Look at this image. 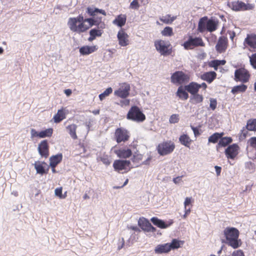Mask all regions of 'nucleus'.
<instances>
[{"mask_svg":"<svg viewBox=\"0 0 256 256\" xmlns=\"http://www.w3.org/2000/svg\"><path fill=\"white\" fill-rule=\"evenodd\" d=\"M86 20L87 18H84L82 15H79L77 17L69 18L68 25L71 31L80 34L86 32L90 28Z\"/></svg>","mask_w":256,"mask_h":256,"instance_id":"f257e3e1","label":"nucleus"},{"mask_svg":"<svg viewBox=\"0 0 256 256\" xmlns=\"http://www.w3.org/2000/svg\"><path fill=\"white\" fill-rule=\"evenodd\" d=\"M86 12L92 18H87L86 21L90 25V28L93 26H96L100 29H104L106 24L104 22L102 21V17L98 16V13H100L106 16V12L104 10L98 9L95 8L88 7L86 8Z\"/></svg>","mask_w":256,"mask_h":256,"instance_id":"f03ea898","label":"nucleus"},{"mask_svg":"<svg viewBox=\"0 0 256 256\" xmlns=\"http://www.w3.org/2000/svg\"><path fill=\"white\" fill-rule=\"evenodd\" d=\"M224 234L227 241V244L233 248H237L240 246V240H238L240 232L238 230L232 227H227L224 230Z\"/></svg>","mask_w":256,"mask_h":256,"instance_id":"7ed1b4c3","label":"nucleus"},{"mask_svg":"<svg viewBox=\"0 0 256 256\" xmlns=\"http://www.w3.org/2000/svg\"><path fill=\"white\" fill-rule=\"evenodd\" d=\"M127 119L137 122H142L145 120L146 118L144 114L140 109L136 106H132L128 110L127 115Z\"/></svg>","mask_w":256,"mask_h":256,"instance_id":"20e7f679","label":"nucleus"},{"mask_svg":"<svg viewBox=\"0 0 256 256\" xmlns=\"http://www.w3.org/2000/svg\"><path fill=\"white\" fill-rule=\"evenodd\" d=\"M156 49L163 56H169L172 53V47L169 42L162 40H156L154 42Z\"/></svg>","mask_w":256,"mask_h":256,"instance_id":"39448f33","label":"nucleus"},{"mask_svg":"<svg viewBox=\"0 0 256 256\" xmlns=\"http://www.w3.org/2000/svg\"><path fill=\"white\" fill-rule=\"evenodd\" d=\"M170 80L172 84L182 86L190 81V74L182 71H176L172 74Z\"/></svg>","mask_w":256,"mask_h":256,"instance_id":"423d86ee","label":"nucleus"},{"mask_svg":"<svg viewBox=\"0 0 256 256\" xmlns=\"http://www.w3.org/2000/svg\"><path fill=\"white\" fill-rule=\"evenodd\" d=\"M228 6L230 8L236 12L252 10L254 7V4H246L239 0L228 2Z\"/></svg>","mask_w":256,"mask_h":256,"instance_id":"0eeeda50","label":"nucleus"},{"mask_svg":"<svg viewBox=\"0 0 256 256\" xmlns=\"http://www.w3.org/2000/svg\"><path fill=\"white\" fill-rule=\"evenodd\" d=\"M205 44L200 37H193L192 35L188 36V39L185 41L182 46L186 50H192L196 47L204 46Z\"/></svg>","mask_w":256,"mask_h":256,"instance_id":"6e6552de","label":"nucleus"},{"mask_svg":"<svg viewBox=\"0 0 256 256\" xmlns=\"http://www.w3.org/2000/svg\"><path fill=\"white\" fill-rule=\"evenodd\" d=\"M175 144L171 140L163 142L158 144L156 150L160 156H166L171 154L175 148Z\"/></svg>","mask_w":256,"mask_h":256,"instance_id":"1a4fd4ad","label":"nucleus"},{"mask_svg":"<svg viewBox=\"0 0 256 256\" xmlns=\"http://www.w3.org/2000/svg\"><path fill=\"white\" fill-rule=\"evenodd\" d=\"M130 162L128 160H116L113 163L114 170L120 174L126 173L131 169Z\"/></svg>","mask_w":256,"mask_h":256,"instance_id":"9d476101","label":"nucleus"},{"mask_svg":"<svg viewBox=\"0 0 256 256\" xmlns=\"http://www.w3.org/2000/svg\"><path fill=\"white\" fill-rule=\"evenodd\" d=\"M130 132L126 128L120 127L117 128L114 133L115 140L118 143L125 142L128 141L130 138Z\"/></svg>","mask_w":256,"mask_h":256,"instance_id":"9b49d317","label":"nucleus"},{"mask_svg":"<svg viewBox=\"0 0 256 256\" xmlns=\"http://www.w3.org/2000/svg\"><path fill=\"white\" fill-rule=\"evenodd\" d=\"M244 48L248 50L251 52H256V34L250 33L246 34L244 42Z\"/></svg>","mask_w":256,"mask_h":256,"instance_id":"f8f14e48","label":"nucleus"},{"mask_svg":"<svg viewBox=\"0 0 256 256\" xmlns=\"http://www.w3.org/2000/svg\"><path fill=\"white\" fill-rule=\"evenodd\" d=\"M250 78L249 72L244 68H239L235 70L234 80L243 83L247 82Z\"/></svg>","mask_w":256,"mask_h":256,"instance_id":"ddd939ff","label":"nucleus"},{"mask_svg":"<svg viewBox=\"0 0 256 256\" xmlns=\"http://www.w3.org/2000/svg\"><path fill=\"white\" fill-rule=\"evenodd\" d=\"M130 85L127 83H122L120 85V88L114 90V94L118 98H126L130 95Z\"/></svg>","mask_w":256,"mask_h":256,"instance_id":"4468645a","label":"nucleus"},{"mask_svg":"<svg viewBox=\"0 0 256 256\" xmlns=\"http://www.w3.org/2000/svg\"><path fill=\"white\" fill-rule=\"evenodd\" d=\"M228 45V38L224 36H221L219 38L218 42L216 46V49L218 52L222 53L226 52Z\"/></svg>","mask_w":256,"mask_h":256,"instance_id":"2eb2a0df","label":"nucleus"},{"mask_svg":"<svg viewBox=\"0 0 256 256\" xmlns=\"http://www.w3.org/2000/svg\"><path fill=\"white\" fill-rule=\"evenodd\" d=\"M117 38L118 44L121 46H126L129 44V36L124 30L121 28L118 32Z\"/></svg>","mask_w":256,"mask_h":256,"instance_id":"dca6fc26","label":"nucleus"},{"mask_svg":"<svg viewBox=\"0 0 256 256\" xmlns=\"http://www.w3.org/2000/svg\"><path fill=\"white\" fill-rule=\"evenodd\" d=\"M239 146L236 144L229 146L225 150V154L228 159L234 160L238 154Z\"/></svg>","mask_w":256,"mask_h":256,"instance_id":"f3484780","label":"nucleus"},{"mask_svg":"<svg viewBox=\"0 0 256 256\" xmlns=\"http://www.w3.org/2000/svg\"><path fill=\"white\" fill-rule=\"evenodd\" d=\"M38 151L42 157L48 158L49 156V146L47 140H43L39 144Z\"/></svg>","mask_w":256,"mask_h":256,"instance_id":"a211bd4d","label":"nucleus"},{"mask_svg":"<svg viewBox=\"0 0 256 256\" xmlns=\"http://www.w3.org/2000/svg\"><path fill=\"white\" fill-rule=\"evenodd\" d=\"M154 224L160 228H166L171 226L173 223V220H170L166 222H165L162 220L158 219L156 217H153L150 220Z\"/></svg>","mask_w":256,"mask_h":256,"instance_id":"6ab92c4d","label":"nucleus"},{"mask_svg":"<svg viewBox=\"0 0 256 256\" xmlns=\"http://www.w3.org/2000/svg\"><path fill=\"white\" fill-rule=\"evenodd\" d=\"M34 166L38 174L42 175L48 173L49 168L47 166L46 168H45V166H47V164L45 162H36L34 164Z\"/></svg>","mask_w":256,"mask_h":256,"instance_id":"aec40b11","label":"nucleus"},{"mask_svg":"<svg viewBox=\"0 0 256 256\" xmlns=\"http://www.w3.org/2000/svg\"><path fill=\"white\" fill-rule=\"evenodd\" d=\"M114 152L118 158H128L132 155V150L125 148L116 150Z\"/></svg>","mask_w":256,"mask_h":256,"instance_id":"412c9836","label":"nucleus"},{"mask_svg":"<svg viewBox=\"0 0 256 256\" xmlns=\"http://www.w3.org/2000/svg\"><path fill=\"white\" fill-rule=\"evenodd\" d=\"M216 72L213 71L205 72L200 76V78L210 84L216 78Z\"/></svg>","mask_w":256,"mask_h":256,"instance_id":"4be33fe9","label":"nucleus"},{"mask_svg":"<svg viewBox=\"0 0 256 256\" xmlns=\"http://www.w3.org/2000/svg\"><path fill=\"white\" fill-rule=\"evenodd\" d=\"M184 88L191 94H196L200 90L199 84L196 82H191L184 86Z\"/></svg>","mask_w":256,"mask_h":256,"instance_id":"5701e85b","label":"nucleus"},{"mask_svg":"<svg viewBox=\"0 0 256 256\" xmlns=\"http://www.w3.org/2000/svg\"><path fill=\"white\" fill-rule=\"evenodd\" d=\"M96 46H83L80 49V52L82 55H88L98 50Z\"/></svg>","mask_w":256,"mask_h":256,"instance_id":"b1692460","label":"nucleus"},{"mask_svg":"<svg viewBox=\"0 0 256 256\" xmlns=\"http://www.w3.org/2000/svg\"><path fill=\"white\" fill-rule=\"evenodd\" d=\"M126 21V14H120L118 15L113 20L112 23L118 27L122 28L125 25Z\"/></svg>","mask_w":256,"mask_h":256,"instance_id":"393cba45","label":"nucleus"},{"mask_svg":"<svg viewBox=\"0 0 256 256\" xmlns=\"http://www.w3.org/2000/svg\"><path fill=\"white\" fill-rule=\"evenodd\" d=\"M170 251V246H169V243L162 244H158L156 247L154 249V252L157 254L168 253Z\"/></svg>","mask_w":256,"mask_h":256,"instance_id":"a878e982","label":"nucleus"},{"mask_svg":"<svg viewBox=\"0 0 256 256\" xmlns=\"http://www.w3.org/2000/svg\"><path fill=\"white\" fill-rule=\"evenodd\" d=\"M66 113L65 112L64 109L62 108L58 110L57 113L54 114L53 117V120L55 123H59L63 120L66 118Z\"/></svg>","mask_w":256,"mask_h":256,"instance_id":"bb28decb","label":"nucleus"},{"mask_svg":"<svg viewBox=\"0 0 256 256\" xmlns=\"http://www.w3.org/2000/svg\"><path fill=\"white\" fill-rule=\"evenodd\" d=\"M208 17L206 16L200 18L199 20L198 26V30L200 32H203L206 30Z\"/></svg>","mask_w":256,"mask_h":256,"instance_id":"cd10ccee","label":"nucleus"},{"mask_svg":"<svg viewBox=\"0 0 256 256\" xmlns=\"http://www.w3.org/2000/svg\"><path fill=\"white\" fill-rule=\"evenodd\" d=\"M104 29L92 28L90 31V37L88 38V41L92 42L94 40L96 36H101L103 33Z\"/></svg>","mask_w":256,"mask_h":256,"instance_id":"c85d7f7f","label":"nucleus"},{"mask_svg":"<svg viewBox=\"0 0 256 256\" xmlns=\"http://www.w3.org/2000/svg\"><path fill=\"white\" fill-rule=\"evenodd\" d=\"M62 158V156L61 154L52 156L50 158V167H56L61 162Z\"/></svg>","mask_w":256,"mask_h":256,"instance_id":"c756f323","label":"nucleus"},{"mask_svg":"<svg viewBox=\"0 0 256 256\" xmlns=\"http://www.w3.org/2000/svg\"><path fill=\"white\" fill-rule=\"evenodd\" d=\"M186 90H185L184 86H180L178 88L176 94L180 99L186 100L188 98V94Z\"/></svg>","mask_w":256,"mask_h":256,"instance_id":"7c9ffc66","label":"nucleus"},{"mask_svg":"<svg viewBox=\"0 0 256 256\" xmlns=\"http://www.w3.org/2000/svg\"><path fill=\"white\" fill-rule=\"evenodd\" d=\"M218 24L217 20L208 19L206 30L210 32L215 31L217 29Z\"/></svg>","mask_w":256,"mask_h":256,"instance_id":"2f4dec72","label":"nucleus"},{"mask_svg":"<svg viewBox=\"0 0 256 256\" xmlns=\"http://www.w3.org/2000/svg\"><path fill=\"white\" fill-rule=\"evenodd\" d=\"M179 141L180 144L190 148L192 140L186 134L181 135L179 138Z\"/></svg>","mask_w":256,"mask_h":256,"instance_id":"473e14b6","label":"nucleus"},{"mask_svg":"<svg viewBox=\"0 0 256 256\" xmlns=\"http://www.w3.org/2000/svg\"><path fill=\"white\" fill-rule=\"evenodd\" d=\"M232 141V140L230 137H222L218 142L217 148L225 147L230 144Z\"/></svg>","mask_w":256,"mask_h":256,"instance_id":"72a5a7b5","label":"nucleus"},{"mask_svg":"<svg viewBox=\"0 0 256 256\" xmlns=\"http://www.w3.org/2000/svg\"><path fill=\"white\" fill-rule=\"evenodd\" d=\"M76 128L77 126L75 124H72L66 126V129L68 130L70 136L74 140L78 138L76 134Z\"/></svg>","mask_w":256,"mask_h":256,"instance_id":"f704fd0d","label":"nucleus"},{"mask_svg":"<svg viewBox=\"0 0 256 256\" xmlns=\"http://www.w3.org/2000/svg\"><path fill=\"white\" fill-rule=\"evenodd\" d=\"M53 128H48L45 130H42L39 132V138H44L46 137L50 138L52 136L53 134Z\"/></svg>","mask_w":256,"mask_h":256,"instance_id":"c9c22d12","label":"nucleus"},{"mask_svg":"<svg viewBox=\"0 0 256 256\" xmlns=\"http://www.w3.org/2000/svg\"><path fill=\"white\" fill-rule=\"evenodd\" d=\"M226 63V61L225 60H213L209 62L208 65L216 70L219 66L224 65Z\"/></svg>","mask_w":256,"mask_h":256,"instance_id":"e433bc0d","label":"nucleus"},{"mask_svg":"<svg viewBox=\"0 0 256 256\" xmlns=\"http://www.w3.org/2000/svg\"><path fill=\"white\" fill-rule=\"evenodd\" d=\"M247 89V86L244 84L234 86L231 92L233 94H236L240 92H244Z\"/></svg>","mask_w":256,"mask_h":256,"instance_id":"4c0bfd02","label":"nucleus"},{"mask_svg":"<svg viewBox=\"0 0 256 256\" xmlns=\"http://www.w3.org/2000/svg\"><path fill=\"white\" fill-rule=\"evenodd\" d=\"M224 135V133L216 132L208 138V142L215 144Z\"/></svg>","mask_w":256,"mask_h":256,"instance_id":"58836bf2","label":"nucleus"},{"mask_svg":"<svg viewBox=\"0 0 256 256\" xmlns=\"http://www.w3.org/2000/svg\"><path fill=\"white\" fill-rule=\"evenodd\" d=\"M150 224H151L145 218H140L138 220V225L144 231L147 232V230L149 229Z\"/></svg>","mask_w":256,"mask_h":256,"instance_id":"ea45409f","label":"nucleus"},{"mask_svg":"<svg viewBox=\"0 0 256 256\" xmlns=\"http://www.w3.org/2000/svg\"><path fill=\"white\" fill-rule=\"evenodd\" d=\"M176 18V16H171L170 14L163 16L160 18V20L166 24H172Z\"/></svg>","mask_w":256,"mask_h":256,"instance_id":"a19ab883","label":"nucleus"},{"mask_svg":"<svg viewBox=\"0 0 256 256\" xmlns=\"http://www.w3.org/2000/svg\"><path fill=\"white\" fill-rule=\"evenodd\" d=\"M204 98L201 94H192V96L190 98V102L194 104H197L202 102L203 101Z\"/></svg>","mask_w":256,"mask_h":256,"instance_id":"79ce46f5","label":"nucleus"},{"mask_svg":"<svg viewBox=\"0 0 256 256\" xmlns=\"http://www.w3.org/2000/svg\"><path fill=\"white\" fill-rule=\"evenodd\" d=\"M246 127L248 130L256 131V118L249 120Z\"/></svg>","mask_w":256,"mask_h":256,"instance_id":"37998d69","label":"nucleus"},{"mask_svg":"<svg viewBox=\"0 0 256 256\" xmlns=\"http://www.w3.org/2000/svg\"><path fill=\"white\" fill-rule=\"evenodd\" d=\"M97 160L98 161H101L106 166H109L111 163L110 156L106 154H103L102 156H99Z\"/></svg>","mask_w":256,"mask_h":256,"instance_id":"c03bdc74","label":"nucleus"},{"mask_svg":"<svg viewBox=\"0 0 256 256\" xmlns=\"http://www.w3.org/2000/svg\"><path fill=\"white\" fill-rule=\"evenodd\" d=\"M161 33L163 36H171L174 35L172 28L170 26L164 28Z\"/></svg>","mask_w":256,"mask_h":256,"instance_id":"a18cd8bd","label":"nucleus"},{"mask_svg":"<svg viewBox=\"0 0 256 256\" xmlns=\"http://www.w3.org/2000/svg\"><path fill=\"white\" fill-rule=\"evenodd\" d=\"M180 242H182V244L184 243L183 242L178 240L176 239L172 240V242L170 244H169V246H170V250H171L172 249L179 248L180 246Z\"/></svg>","mask_w":256,"mask_h":256,"instance_id":"49530a36","label":"nucleus"},{"mask_svg":"<svg viewBox=\"0 0 256 256\" xmlns=\"http://www.w3.org/2000/svg\"><path fill=\"white\" fill-rule=\"evenodd\" d=\"M112 92V89L110 87L106 88L102 93L99 95V98L100 100H102L105 98L109 96Z\"/></svg>","mask_w":256,"mask_h":256,"instance_id":"de8ad7c7","label":"nucleus"},{"mask_svg":"<svg viewBox=\"0 0 256 256\" xmlns=\"http://www.w3.org/2000/svg\"><path fill=\"white\" fill-rule=\"evenodd\" d=\"M194 201V200L192 197H186L184 202V209H188V208H191Z\"/></svg>","mask_w":256,"mask_h":256,"instance_id":"09e8293b","label":"nucleus"},{"mask_svg":"<svg viewBox=\"0 0 256 256\" xmlns=\"http://www.w3.org/2000/svg\"><path fill=\"white\" fill-rule=\"evenodd\" d=\"M250 61L252 66L254 69H256V53L252 54L250 57Z\"/></svg>","mask_w":256,"mask_h":256,"instance_id":"8fccbe9b","label":"nucleus"},{"mask_svg":"<svg viewBox=\"0 0 256 256\" xmlns=\"http://www.w3.org/2000/svg\"><path fill=\"white\" fill-rule=\"evenodd\" d=\"M179 120L178 115L176 114H172L170 118L169 122L171 124H175L178 122Z\"/></svg>","mask_w":256,"mask_h":256,"instance_id":"3c124183","label":"nucleus"},{"mask_svg":"<svg viewBox=\"0 0 256 256\" xmlns=\"http://www.w3.org/2000/svg\"><path fill=\"white\" fill-rule=\"evenodd\" d=\"M130 7L132 9L138 10L140 7L138 0H133L130 4Z\"/></svg>","mask_w":256,"mask_h":256,"instance_id":"603ef678","label":"nucleus"},{"mask_svg":"<svg viewBox=\"0 0 256 256\" xmlns=\"http://www.w3.org/2000/svg\"><path fill=\"white\" fill-rule=\"evenodd\" d=\"M216 106H217V102H216V100L214 98H210V108L214 110L216 108Z\"/></svg>","mask_w":256,"mask_h":256,"instance_id":"864d4df0","label":"nucleus"},{"mask_svg":"<svg viewBox=\"0 0 256 256\" xmlns=\"http://www.w3.org/2000/svg\"><path fill=\"white\" fill-rule=\"evenodd\" d=\"M62 188L60 187L55 189L54 194L56 196L61 199L62 196Z\"/></svg>","mask_w":256,"mask_h":256,"instance_id":"5fc2aeb1","label":"nucleus"},{"mask_svg":"<svg viewBox=\"0 0 256 256\" xmlns=\"http://www.w3.org/2000/svg\"><path fill=\"white\" fill-rule=\"evenodd\" d=\"M250 145L256 150V137H252L249 140Z\"/></svg>","mask_w":256,"mask_h":256,"instance_id":"6e6d98bb","label":"nucleus"},{"mask_svg":"<svg viewBox=\"0 0 256 256\" xmlns=\"http://www.w3.org/2000/svg\"><path fill=\"white\" fill-rule=\"evenodd\" d=\"M232 256H244L242 250H238L233 252Z\"/></svg>","mask_w":256,"mask_h":256,"instance_id":"4d7b16f0","label":"nucleus"},{"mask_svg":"<svg viewBox=\"0 0 256 256\" xmlns=\"http://www.w3.org/2000/svg\"><path fill=\"white\" fill-rule=\"evenodd\" d=\"M130 104V100L128 99H126L120 101V105L122 106H127Z\"/></svg>","mask_w":256,"mask_h":256,"instance_id":"13d9d810","label":"nucleus"},{"mask_svg":"<svg viewBox=\"0 0 256 256\" xmlns=\"http://www.w3.org/2000/svg\"><path fill=\"white\" fill-rule=\"evenodd\" d=\"M39 132H36L34 129L31 130V134L32 137H38L39 138Z\"/></svg>","mask_w":256,"mask_h":256,"instance_id":"bf43d9fd","label":"nucleus"},{"mask_svg":"<svg viewBox=\"0 0 256 256\" xmlns=\"http://www.w3.org/2000/svg\"><path fill=\"white\" fill-rule=\"evenodd\" d=\"M191 128H192L194 132V134L196 136H199L200 134V133L199 132V130L197 128H196V127H194L192 126Z\"/></svg>","mask_w":256,"mask_h":256,"instance_id":"052dcab7","label":"nucleus"},{"mask_svg":"<svg viewBox=\"0 0 256 256\" xmlns=\"http://www.w3.org/2000/svg\"><path fill=\"white\" fill-rule=\"evenodd\" d=\"M191 212L190 208H188V209H184V214L183 215L182 218H186L187 216L190 214Z\"/></svg>","mask_w":256,"mask_h":256,"instance_id":"680f3d73","label":"nucleus"},{"mask_svg":"<svg viewBox=\"0 0 256 256\" xmlns=\"http://www.w3.org/2000/svg\"><path fill=\"white\" fill-rule=\"evenodd\" d=\"M216 175L218 176H220L222 168L219 166H215L214 167Z\"/></svg>","mask_w":256,"mask_h":256,"instance_id":"e2e57ef3","label":"nucleus"},{"mask_svg":"<svg viewBox=\"0 0 256 256\" xmlns=\"http://www.w3.org/2000/svg\"><path fill=\"white\" fill-rule=\"evenodd\" d=\"M156 231V228L154 227L152 224H150L149 229L147 230V232H155Z\"/></svg>","mask_w":256,"mask_h":256,"instance_id":"0e129e2a","label":"nucleus"},{"mask_svg":"<svg viewBox=\"0 0 256 256\" xmlns=\"http://www.w3.org/2000/svg\"><path fill=\"white\" fill-rule=\"evenodd\" d=\"M182 176H178L176 178H174L173 182L174 184H178Z\"/></svg>","mask_w":256,"mask_h":256,"instance_id":"69168bd1","label":"nucleus"},{"mask_svg":"<svg viewBox=\"0 0 256 256\" xmlns=\"http://www.w3.org/2000/svg\"><path fill=\"white\" fill-rule=\"evenodd\" d=\"M141 157L142 156L140 155L134 156L132 158V161L134 162L137 158L138 160H142Z\"/></svg>","mask_w":256,"mask_h":256,"instance_id":"338daca9","label":"nucleus"},{"mask_svg":"<svg viewBox=\"0 0 256 256\" xmlns=\"http://www.w3.org/2000/svg\"><path fill=\"white\" fill-rule=\"evenodd\" d=\"M64 92V94L67 96H70L72 93V90L70 89L65 90Z\"/></svg>","mask_w":256,"mask_h":256,"instance_id":"774afa93","label":"nucleus"}]
</instances>
